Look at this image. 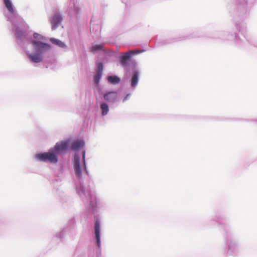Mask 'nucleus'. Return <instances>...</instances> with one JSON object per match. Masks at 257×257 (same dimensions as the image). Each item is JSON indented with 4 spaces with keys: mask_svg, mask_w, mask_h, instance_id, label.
Wrapping results in <instances>:
<instances>
[{
    "mask_svg": "<svg viewBox=\"0 0 257 257\" xmlns=\"http://www.w3.org/2000/svg\"><path fill=\"white\" fill-rule=\"evenodd\" d=\"M36 157L40 161L49 162L53 164L58 162L57 155L53 151L52 148L48 152L37 154Z\"/></svg>",
    "mask_w": 257,
    "mask_h": 257,
    "instance_id": "1",
    "label": "nucleus"
},
{
    "mask_svg": "<svg viewBox=\"0 0 257 257\" xmlns=\"http://www.w3.org/2000/svg\"><path fill=\"white\" fill-rule=\"evenodd\" d=\"M68 145V141H61L58 142L56 143L54 147L52 148L53 151L58 155L59 154L65 152L67 150Z\"/></svg>",
    "mask_w": 257,
    "mask_h": 257,
    "instance_id": "2",
    "label": "nucleus"
},
{
    "mask_svg": "<svg viewBox=\"0 0 257 257\" xmlns=\"http://www.w3.org/2000/svg\"><path fill=\"white\" fill-rule=\"evenodd\" d=\"M74 167L75 171V174L77 177L80 178L81 177V169L80 167V157L78 155H75L74 157Z\"/></svg>",
    "mask_w": 257,
    "mask_h": 257,
    "instance_id": "3",
    "label": "nucleus"
},
{
    "mask_svg": "<svg viewBox=\"0 0 257 257\" xmlns=\"http://www.w3.org/2000/svg\"><path fill=\"white\" fill-rule=\"evenodd\" d=\"M140 52L138 51H129L125 53L123 56H122L120 58V63L121 64L124 66L126 65L127 63V61L129 60L131 57V54L138 53Z\"/></svg>",
    "mask_w": 257,
    "mask_h": 257,
    "instance_id": "4",
    "label": "nucleus"
},
{
    "mask_svg": "<svg viewBox=\"0 0 257 257\" xmlns=\"http://www.w3.org/2000/svg\"><path fill=\"white\" fill-rule=\"evenodd\" d=\"M32 44L36 47V49L40 51L50 49V46L48 44L40 41H33Z\"/></svg>",
    "mask_w": 257,
    "mask_h": 257,
    "instance_id": "5",
    "label": "nucleus"
},
{
    "mask_svg": "<svg viewBox=\"0 0 257 257\" xmlns=\"http://www.w3.org/2000/svg\"><path fill=\"white\" fill-rule=\"evenodd\" d=\"M27 55L32 62L39 63L43 61V58L40 54H28Z\"/></svg>",
    "mask_w": 257,
    "mask_h": 257,
    "instance_id": "6",
    "label": "nucleus"
},
{
    "mask_svg": "<svg viewBox=\"0 0 257 257\" xmlns=\"http://www.w3.org/2000/svg\"><path fill=\"white\" fill-rule=\"evenodd\" d=\"M95 234L96 239L97 245L98 247L100 245V224L98 221H96L94 224Z\"/></svg>",
    "mask_w": 257,
    "mask_h": 257,
    "instance_id": "7",
    "label": "nucleus"
},
{
    "mask_svg": "<svg viewBox=\"0 0 257 257\" xmlns=\"http://www.w3.org/2000/svg\"><path fill=\"white\" fill-rule=\"evenodd\" d=\"M62 20V19L61 16L59 14L56 13L54 15L51 21V23L52 24V29L53 30H54L56 29L57 26L61 23Z\"/></svg>",
    "mask_w": 257,
    "mask_h": 257,
    "instance_id": "8",
    "label": "nucleus"
},
{
    "mask_svg": "<svg viewBox=\"0 0 257 257\" xmlns=\"http://www.w3.org/2000/svg\"><path fill=\"white\" fill-rule=\"evenodd\" d=\"M84 145V142L82 140H77L74 142L72 144L73 150L77 151L79 150Z\"/></svg>",
    "mask_w": 257,
    "mask_h": 257,
    "instance_id": "9",
    "label": "nucleus"
},
{
    "mask_svg": "<svg viewBox=\"0 0 257 257\" xmlns=\"http://www.w3.org/2000/svg\"><path fill=\"white\" fill-rule=\"evenodd\" d=\"M139 73L138 72H135L131 79V85L135 87L137 85L138 82Z\"/></svg>",
    "mask_w": 257,
    "mask_h": 257,
    "instance_id": "10",
    "label": "nucleus"
},
{
    "mask_svg": "<svg viewBox=\"0 0 257 257\" xmlns=\"http://www.w3.org/2000/svg\"><path fill=\"white\" fill-rule=\"evenodd\" d=\"M103 44H98V45H95L92 46L90 48V51L92 53H94L95 52L101 50L103 49Z\"/></svg>",
    "mask_w": 257,
    "mask_h": 257,
    "instance_id": "11",
    "label": "nucleus"
},
{
    "mask_svg": "<svg viewBox=\"0 0 257 257\" xmlns=\"http://www.w3.org/2000/svg\"><path fill=\"white\" fill-rule=\"evenodd\" d=\"M108 81L112 84H117L120 81V79L115 76H109L107 78Z\"/></svg>",
    "mask_w": 257,
    "mask_h": 257,
    "instance_id": "12",
    "label": "nucleus"
},
{
    "mask_svg": "<svg viewBox=\"0 0 257 257\" xmlns=\"http://www.w3.org/2000/svg\"><path fill=\"white\" fill-rule=\"evenodd\" d=\"M5 5L6 6V8L11 13L14 12V9L13 8V5L11 2L10 0H4Z\"/></svg>",
    "mask_w": 257,
    "mask_h": 257,
    "instance_id": "13",
    "label": "nucleus"
},
{
    "mask_svg": "<svg viewBox=\"0 0 257 257\" xmlns=\"http://www.w3.org/2000/svg\"><path fill=\"white\" fill-rule=\"evenodd\" d=\"M100 108L102 110V114L105 115L107 114L108 111V106L105 103H102L100 105Z\"/></svg>",
    "mask_w": 257,
    "mask_h": 257,
    "instance_id": "14",
    "label": "nucleus"
},
{
    "mask_svg": "<svg viewBox=\"0 0 257 257\" xmlns=\"http://www.w3.org/2000/svg\"><path fill=\"white\" fill-rule=\"evenodd\" d=\"M50 40L53 44H56L61 47H63L65 46V44L59 40L54 38H51Z\"/></svg>",
    "mask_w": 257,
    "mask_h": 257,
    "instance_id": "15",
    "label": "nucleus"
},
{
    "mask_svg": "<svg viewBox=\"0 0 257 257\" xmlns=\"http://www.w3.org/2000/svg\"><path fill=\"white\" fill-rule=\"evenodd\" d=\"M103 69V64L101 62H99L97 64V73L102 74V71Z\"/></svg>",
    "mask_w": 257,
    "mask_h": 257,
    "instance_id": "16",
    "label": "nucleus"
},
{
    "mask_svg": "<svg viewBox=\"0 0 257 257\" xmlns=\"http://www.w3.org/2000/svg\"><path fill=\"white\" fill-rule=\"evenodd\" d=\"M102 76V74L97 73L94 76V81L95 83L98 84L99 82L100 79Z\"/></svg>",
    "mask_w": 257,
    "mask_h": 257,
    "instance_id": "17",
    "label": "nucleus"
},
{
    "mask_svg": "<svg viewBox=\"0 0 257 257\" xmlns=\"http://www.w3.org/2000/svg\"><path fill=\"white\" fill-rule=\"evenodd\" d=\"M15 35H16V37L21 38L23 36V33L22 32H21V31H20L18 29H17L16 31Z\"/></svg>",
    "mask_w": 257,
    "mask_h": 257,
    "instance_id": "18",
    "label": "nucleus"
},
{
    "mask_svg": "<svg viewBox=\"0 0 257 257\" xmlns=\"http://www.w3.org/2000/svg\"><path fill=\"white\" fill-rule=\"evenodd\" d=\"M34 38L39 40L43 39V37L38 33H34Z\"/></svg>",
    "mask_w": 257,
    "mask_h": 257,
    "instance_id": "19",
    "label": "nucleus"
},
{
    "mask_svg": "<svg viewBox=\"0 0 257 257\" xmlns=\"http://www.w3.org/2000/svg\"><path fill=\"white\" fill-rule=\"evenodd\" d=\"M85 153L84 151H83V163H84V165H85Z\"/></svg>",
    "mask_w": 257,
    "mask_h": 257,
    "instance_id": "20",
    "label": "nucleus"
},
{
    "mask_svg": "<svg viewBox=\"0 0 257 257\" xmlns=\"http://www.w3.org/2000/svg\"><path fill=\"white\" fill-rule=\"evenodd\" d=\"M107 95L105 94V95H104V97H106V96H107Z\"/></svg>",
    "mask_w": 257,
    "mask_h": 257,
    "instance_id": "21",
    "label": "nucleus"
}]
</instances>
